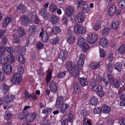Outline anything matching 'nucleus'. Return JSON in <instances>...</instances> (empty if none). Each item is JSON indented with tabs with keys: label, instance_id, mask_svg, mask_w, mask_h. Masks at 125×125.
<instances>
[{
	"label": "nucleus",
	"instance_id": "53",
	"mask_svg": "<svg viewBox=\"0 0 125 125\" xmlns=\"http://www.w3.org/2000/svg\"><path fill=\"white\" fill-rule=\"evenodd\" d=\"M6 50V48L4 46H0V56L4 54Z\"/></svg>",
	"mask_w": 125,
	"mask_h": 125
},
{
	"label": "nucleus",
	"instance_id": "12",
	"mask_svg": "<svg viewBox=\"0 0 125 125\" xmlns=\"http://www.w3.org/2000/svg\"><path fill=\"white\" fill-rule=\"evenodd\" d=\"M72 69V72L71 73V75L74 77L76 78L79 73V68L76 65H75Z\"/></svg>",
	"mask_w": 125,
	"mask_h": 125
},
{
	"label": "nucleus",
	"instance_id": "35",
	"mask_svg": "<svg viewBox=\"0 0 125 125\" xmlns=\"http://www.w3.org/2000/svg\"><path fill=\"white\" fill-rule=\"evenodd\" d=\"M116 9V7L115 5H113L111 6L108 10L109 14L110 15H112L114 14Z\"/></svg>",
	"mask_w": 125,
	"mask_h": 125
},
{
	"label": "nucleus",
	"instance_id": "9",
	"mask_svg": "<svg viewBox=\"0 0 125 125\" xmlns=\"http://www.w3.org/2000/svg\"><path fill=\"white\" fill-rule=\"evenodd\" d=\"M14 31H16V33L20 37H23L25 34L24 30L22 27H17Z\"/></svg>",
	"mask_w": 125,
	"mask_h": 125
},
{
	"label": "nucleus",
	"instance_id": "50",
	"mask_svg": "<svg viewBox=\"0 0 125 125\" xmlns=\"http://www.w3.org/2000/svg\"><path fill=\"white\" fill-rule=\"evenodd\" d=\"M83 125H92L91 122L85 118L83 119Z\"/></svg>",
	"mask_w": 125,
	"mask_h": 125
},
{
	"label": "nucleus",
	"instance_id": "34",
	"mask_svg": "<svg viewBox=\"0 0 125 125\" xmlns=\"http://www.w3.org/2000/svg\"><path fill=\"white\" fill-rule=\"evenodd\" d=\"M114 67L115 69L118 72H120L122 69V65L119 62L115 63L114 65Z\"/></svg>",
	"mask_w": 125,
	"mask_h": 125
},
{
	"label": "nucleus",
	"instance_id": "46",
	"mask_svg": "<svg viewBox=\"0 0 125 125\" xmlns=\"http://www.w3.org/2000/svg\"><path fill=\"white\" fill-rule=\"evenodd\" d=\"M27 115V113L24 112H21L18 115L19 118L20 119H23L25 118Z\"/></svg>",
	"mask_w": 125,
	"mask_h": 125
},
{
	"label": "nucleus",
	"instance_id": "29",
	"mask_svg": "<svg viewBox=\"0 0 125 125\" xmlns=\"http://www.w3.org/2000/svg\"><path fill=\"white\" fill-rule=\"evenodd\" d=\"M75 40V36L73 34H71L68 36L67 41L70 43H72Z\"/></svg>",
	"mask_w": 125,
	"mask_h": 125
},
{
	"label": "nucleus",
	"instance_id": "19",
	"mask_svg": "<svg viewBox=\"0 0 125 125\" xmlns=\"http://www.w3.org/2000/svg\"><path fill=\"white\" fill-rule=\"evenodd\" d=\"M61 105V108L60 110V111L63 113H66L69 108L68 105L65 103H63Z\"/></svg>",
	"mask_w": 125,
	"mask_h": 125
},
{
	"label": "nucleus",
	"instance_id": "6",
	"mask_svg": "<svg viewBox=\"0 0 125 125\" xmlns=\"http://www.w3.org/2000/svg\"><path fill=\"white\" fill-rule=\"evenodd\" d=\"M39 36L40 37H42V40L44 43L47 42L49 39L48 34L46 31L41 32L40 33Z\"/></svg>",
	"mask_w": 125,
	"mask_h": 125
},
{
	"label": "nucleus",
	"instance_id": "7",
	"mask_svg": "<svg viewBox=\"0 0 125 125\" xmlns=\"http://www.w3.org/2000/svg\"><path fill=\"white\" fill-rule=\"evenodd\" d=\"M21 22L23 25L24 26L27 25L30 21V20L29 18L25 15H23L21 17Z\"/></svg>",
	"mask_w": 125,
	"mask_h": 125
},
{
	"label": "nucleus",
	"instance_id": "13",
	"mask_svg": "<svg viewBox=\"0 0 125 125\" xmlns=\"http://www.w3.org/2000/svg\"><path fill=\"white\" fill-rule=\"evenodd\" d=\"M122 77H116L115 79H114V81L112 83V84H113L114 86L117 89H119V88L120 84L119 82H121L122 81Z\"/></svg>",
	"mask_w": 125,
	"mask_h": 125
},
{
	"label": "nucleus",
	"instance_id": "5",
	"mask_svg": "<svg viewBox=\"0 0 125 125\" xmlns=\"http://www.w3.org/2000/svg\"><path fill=\"white\" fill-rule=\"evenodd\" d=\"M36 114L35 113H30L28 115L26 118L27 123H29V122H32L36 118Z\"/></svg>",
	"mask_w": 125,
	"mask_h": 125
},
{
	"label": "nucleus",
	"instance_id": "60",
	"mask_svg": "<svg viewBox=\"0 0 125 125\" xmlns=\"http://www.w3.org/2000/svg\"><path fill=\"white\" fill-rule=\"evenodd\" d=\"M3 89L4 93L5 94L7 92L8 89V86L6 84H4Z\"/></svg>",
	"mask_w": 125,
	"mask_h": 125
},
{
	"label": "nucleus",
	"instance_id": "44",
	"mask_svg": "<svg viewBox=\"0 0 125 125\" xmlns=\"http://www.w3.org/2000/svg\"><path fill=\"white\" fill-rule=\"evenodd\" d=\"M36 26L34 25H32L30 26L29 30V31L30 33H33L35 32V31L36 30Z\"/></svg>",
	"mask_w": 125,
	"mask_h": 125
},
{
	"label": "nucleus",
	"instance_id": "49",
	"mask_svg": "<svg viewBox=\"0 0 125 125\" xmlns=\"http://www.w3.org/2000/svg\"><path fill=\"white\" fill-rule=\"evenodd\" d=\"M67 72L66 71H65L60 73L58 74L57 77L59 78H63L65 76Z\"/></svg>",
	"mask_w": 125,
	"mask_h": 125
},
{
	"label": "nucleus",
	"instance_id": "30",
	"mask_svg": "<svg viewBox=\"0 0 125 125\" xmlns=\"http://www.w3.org/2000/svg\"><path fill=\"white\" fill-rule=\"evenodd\" d=\"M107 43V41L105 38L101 39L99 41V44L103 47H105L106 46Z\"/></svg>",
	"mask_w": 125,
	"mask_h": 125
},
{
	"label": "nucleus",
	"instance_id": "8",
	"mask_svg": "<svg viewBox=\"0 0 125 125\" xmlns=\"http://www.w3.org/2000/svg\"><path fill=\"white\" fill-rule=\"evenodd\" d=\"M49 86L52 92L55 93L58 91V86L55 83L51 82L49 84Z\"/></svg>",
	"mask_w": 125,
	"mask_h": 125
},
{
	"label": "nucleus",
	"instance_id": "39",
	"mask_svg": "<svg viewBox=\"0 0 125 125\" xmlns=\"http://www.w3.org/2000/svg\"><path fill=\"white\" fill-rule=\"evenodd\" d=\"M52 71H50L46 75V80L47 83L49 82L52 79Z\"/></svg>",
	"mask_w": 125,
	"mask_h": 125
},
{
	"label": "nucleus",
	"instance_id": "43",
	"mask_svg": "<svg viewBox=\"0 0 125 125\" xmlns=\"http://www.w3.org/2000/svg\"><path fill=\"white\" fill-rule=\"evenodd\" d=\"M118 6L121 9H125V0L120 1L119 2Z\"/></svg>",
	"mask_w": 125,
	"mask_h": 125
},
{
	"label": "nucleus",
	"instance_id": "38",
	"mask_svg": "<svg viewBox=\"0 0 125 125\" xmlns=\"http://www.w3.org/2000/svg\"><path fill=\"white\" fill-rule=\"evenodd\" d=\"M119 23L118 21H113L112 23V29L114 30L117 29L118 28Z\"/></svg>",
	"mask_w": 125,
	"mask_h": 125
},
{
	"label": "nucleus",
	"instance_id": "23",
	"mask_svg": "<svg viewBox=\"0 0 125 125\" xmlns=\"http://www.w3.org/2000/svg\"><path fill=\"white\" fill-rule=\"evenodd\" d=\"M76 17L78 22L79 23L83 21L84 19L83 14L82 12L79 13L76 16Z\"/></svg>",
	"mask_w": 125,
	"mask_h": 125
},
{
	"label": "nucleus",
	"instance_id": "28",
	"mask_svg": "<svg viewBox=\"0 0 125 125\" xmlns=\"http://www.w3.org/2000/svg\"><path fill=\"white\" fill-rule=\"evenodd\" d=\"M8 61V58L7 56L4 55L0 56V63L1 64H5Z\"/></svg>",
	"mask_w": 125,
	"mask_h": 125
},
{
	"label": "nucleus",
	"instance_id": "52",
	"mask_svg": "<svg viewBox=\"0 0 125 125\" xmlns=\"http://www.w3.org/2000/svg\"><path fill=\"white\" fill-rule=\"evenodd\" d=\"M89 113V111L86 109H84L81 110V114L83 116H86Z\"/></svg>",
	"mask_w": 125,
	"mask_h": 125
},
{
	"label": "nucleus",
	"instance_id": "27",
	"mask_svg": "<svg viewBox=\"0 0 125 125\" xmlns=\"http://www.w3.org/2000/svg\"><path fill=\"white\" fill-rule=\"evenodd\" d=\"M11 19L10 17H8L3 20L2 24L4 27H6L7 25L10 22Z\"/></svg>",
	"mask_w": 125,
	"mask_h": 125
},
{
	"label": "nucleus",
	"instance_id": "55",
	"mask_svg": "<svg viewBox=\"0 0 125 125\" xmlns=\"http://www.w3.org/2000/svg\"><path fill=\"white\" fill-rule=\"evenodd\" d=\"M57 7L55 5H51L50 7L49 10L51 12H53L57 9Z\"/></svg>",
	"mask_w": 125,
	"mask_h": 125
},
{
	"label": "nucleus",
	"instance_id": "40",
	"mask_svg": "<svg viewBox=\"0 0 125 125\" xmlns=\"http://www.w3.org/2000/svg\"><path fill=\"white\" fill-rule=\"evenodd\" d=\"M85 39L84 38L82 37L80 38L78 41V44L79 46H81L85 43Z\"/></svg>",
	"mask_w": 125,
	"mask_h": 125
},
{
	"label": "nucleus",
	"instance_id": "62",
	"mask_svg": "<svg viewBox=\"0 0 125 125\" xmlns=\"http://www.w3.org/2000/svg\"><path fill=\"white\" fill-rule=\"evenodd\" d=\"M18 67V72L21 73H23L24 72V69L22 65H19Z\"/></svg>",
	"mask_w": 125,
	"mask_h": 125
},
{
	"label": "nucleus",
	"instance_id": "11",
	"mask_svg": "<svg viewBox=\"0 0 125 125\" xmlns=\"http://www.w3.org/2000/svg\"><path fill=\"white\" fill-rule=\"evenodd\" d=\"M15 98L14 95L11 94H9L4 97V100L6 102L9 103L12 101Z\"/></svg>",
	"mask_w": 125,
	"mask_h": 125
},
{
	"label": "nucleus",
	"instance_id": "21",
	"mask_svg": "<svg viewBox=\"0 0 125 125\" xmlns=\"http://www.w3.org/2000/svg\"><path fill=\"white\" fill-rule=\"evenodd\" d=\"M15 47V49L16 50L20 52L22 54H24L25 52V48L24 47L20 46L18 44L17 46L16 45H14Z\"/></svg>",
	"mask_w": 125,
	"mask_h": 125
},
{
	"label": "nucleus",
	"instance_id": "51",
	"mask_svg": "<svg viewBox=\"0 0 125 125\" xmlns=\"http://www.w3.org/2000/svg\"><path fill=\"white\" fill-rule=\"evenodd\" d=\"M6 51L10 54H13L14 53V50L11 47H8L6 48Z\"/></svg>",
	"mask_w": 125,
	"mask_h": 125
},
{
	"label": "nucleus",
	"instance_id": "22",
	"mask_svg": "<svg viewBox=\"0 0 125 125\" xmlns=\"http://www.w3.org/2000/svg\"><path fill=\"white\" fill-rule=\"evenodd\" d=\"M79 80L81 84L83 87L86 86L88 83V82L86 78H79Z\"/></svg>",
	"mask_w": 125,
	"mask_h": 125
},
{
	"label": "nucleus",
	"instance_id": "42",
	"mask_svg": "<svg viewBox=\"0 0 125 125\" xmlns=\"http://www.w3.org/2000/svg\"><path fill=\"white\" fill-rule=\"evenodd\" d=\"M59 41V38L56 37L53 39H52L50 40L51 44L53 45H55L58 43Z\"/></svg>",
	"mask_w": 125,
	"mask_h": 125
},
{
	"label": "nucleus",
	"instance_id": "33",
	"mask_svg": "<svg viewBox=\"0 0 125 125\" xmlns=\"http://www.w3.org/2000/svg\"><path fill=\"white\" fill-rule=\"evenodd\" d=\"M113 59V56L112 53H110L109 55L108 58L105 61V63L107 64H111Z\"/></svg>",
	"mask_w": 125,
	"mask_h": 125
},
{
	"label": "nucleus",
	"instance_id": "32",
	"mask_svg": "<svg viewBox=\"0 0 125 125\" xmlns=\"http://www.w3.org/2000/svg\"><path fill=\"white\" fill-rule=\"evenodd\" d=\"M98 102V99L95 97H93L90 100V104L92 105L96 106Z\"/></svg>",
	"mask_w": 125,
	"mask_h": 125
},
{
	"label": "nucleus",
	"instance_id": "57",
	"mask_svg": "<svg viewBox=\"0 0 125 125\" xmlns=\"http://www.w3.org/2000/svg\"><path fill=\"white\" fill-rule=\"evenodd\" d=\"M73 116L72 112H70L69 115L68 122H72Z\"/></svg>",
	"mask_w": 125,
	"mask_h": 125
},
{
	"label": "nucleus",
	"instance_id": "26",
	"mask_svg": "<svg viewBox=\"0 0 125 125\" xmlns=\"http://www.w3.org/2000/svg\"><path fill=\"white\" fill-rule=\"evenodd\" d=\"M58 17L55 14H53L51 17V21L53 24H56L58 21Z\"/></svg>",
	"mask_w": 125,
	"mask_h": 125
},
{
	"label": "nucleus",
	"instance_id": "16",
	"mask_svg": "<svg viewBox=\"0 0 125 125\" xmlns=\"http://www.w3.org/2000/svg\"><path fill=\"white\" fill-rule=\"evenodd\" d=\"M110 110V106L105 104L103 105L101 108L102 112L105 114H108L109 113Z\"/></svg>",
	"mask_w": 125,
	"mask_h": 125
},
{
	"label": "nucleus",
	"instance_id": "58",
	"mask_svg": "<svg viewBox=\"0 0 125 125\" xmlns=\"http://www.w3.org/2000/svg\"><path fill=\"white\" fill-rule=\"evenodd\" d=\"M107 64L108 65L107 70L108 72L111 73L112 72L113 70L112 65L111 64Z\"/></svg>",
	"mask_w": 125,
	"mask_h": 125
},
{
	"label": "nucleus",
	"instance_id": "17",
	"mask_svg": "<svg viewBox=\"0 0 125 125\" xmlns=\"http://www.w3.org/2000/svg\"><path fill=\"white\" fill-rule=\"evenodd\" d=\"M39 13L44 19H47L50 15L49 13L47 12V9L45 8L42 9L41 10Z\"/></svg>",
	"mask_w": 125,
	"mask_h": 125
},
{
	"label": "nucleus",
	"instance_id": "31",
	"mask_svg": "<svg viewBox=\"0 0 125 125\" xmlns=\"http://www.w3.org/2000/svg\"><path fill=\"white\" fill-rule=\"evenodd\" d=\"M72 63L70 61H69L66 62L65 66L68 71H70L73 69Z\"/></svg>",
	"mask_w": 125,
	"mask_h": 125
},
{
	"label": "nucleus",
	"instance_id": "61",
	"mask_svg": "<svg viewBox=\"0 0 125 125\" xmlns=\"http://www.w3.org/2000/svg\"><path fill=\"white\" fill-rule=\"evenodd\" d=\"M15 60V58L12 55H11L10 57L8 59V61L10 63H12L14 62Z\"/></svg>",
	"mask_w": 125,
	"mask_h": 125
},
{
	"label": "nucleus",
	"instance_id": "64",
	"mask_svg": "<svg viewBox=\"0 0 125 125\" xmlns=\"http://www.w3.org/2000/svg\"><path fill=\"white\" fill-rule=\"evenodd\" d=\"M119 122L120 125H125V118H121L119 119Z\"/></svg>",
	"mask_w": 125,
	"mask_h": 125
},
{
	"label": "nucleus",
	"instance_id": "54",
	"mask_svg": "<svg viewBox=\"0 0 125 125\" xmlns=\"http://www.w3.org/2000/svg\"><path fill=\"white\" fill-rule=\"evenodd\" d=\"M103 80L105 83V85L106 86L108 85L109 84V80L108 78L107 77V76L103 77Z\"/></svg>",
	"mask_w": 125,
	"mask_h": 125
},
{
	"label": "nucleus",
	"instance_id": "63",
	"mask_svg": "<svg viewBox=\"0 0 125 125\" xmlns=\"http://www.w3.org/2000/svg\"><path fill=\"white\" fill-rule=\"evenodd\" d=\"M52 110V109L51 108H47L45 109H44L42 113L45 114H47L48 113L50 112Z\"/></svg>",
	"mask_w": 125,
	"mask_h": 125
},
{
	"label": "nucleus",
	"instance_id": "2",
	"mask_svg": "<svg viewBox=\"0 0 125 125\" xmlns=\"http://www.w3.org/2000/svg\"><path fill=\"white\" fill-rule=\"evenodd\" d=\"M74 31L76 34H82L86 32L85 28L79 24H76L74 27Z\"/></svg>",
	"mask_w": 125,
	"mask_h": 125
},
{
	"label": "nucleus",
	"instance_id": "10",
	"mask_svg": "<svg viewBox=\"0 0 125 125\" xmlns=\"http://www.w3.org/2000/svg\"><path fill=\"white\" fill-rule=\"evenodd\" d=\"M68 52L66 50H62L59 54V58L63 61L66 58Z\"/></svg>",
	"mask_w": 125,
	"mask_h": 125
},
{
	"label": "nucleus",
	"instance_id": "48",
	"mask_svg": "<svg viewBox=\"0 0 125 125\" xmlns=\"http://www.w3.org/2000/svg\"><path fill=\"white\" fill-rule=\"evenodd\" d=\"M110 29L108 27H105L104 28L102 31L103 35H107L109 33Z\"/></svg>",
	"mask_w": 125,
	"mask_h": 125
},
{
	"label": "nucleus",
	"instance_id": "4",
	"mask_svg": "<svg viewBox=\"0 0 125 125\" xmlns=\"http://www.w3.org/2000/svg\"><path fill=\"white\" fill-rule=\"evenodd\" d=\"M2 69L4 72L6 74H9L12 73V67L9 64L3 65L2 66Z\"/></svg>",
	"mask_w": 125,
	"mask_h": 125
},
{
	"label": "nucleus",
	"instance_id": "14",
	"mask_svg": "<svg viewBox=\"0 0 125 125\" xmlns=\"http://www.w3.org/2000/svg\"><path fill=\"white\" fill-rule=\"evenodd\" d=\"M84 58V55L81 54L80 56V58L77 62V64L78 66L82 67L83 66L84 62L83 60Z\"/></svg>",
	"mask_w": 125,
	"mask_h": 125
},
{
	"label": "nucleus",
	"instance_id": "18",
	"mask_svg": "<svg viewBox=\"0 0 125 125\" xmlns=\"http://www.w3.org/2000/svg\"><path fill=\"white\" fill-rule=\"evenodd\" d=\"M63 97L62 96H59L57 100L55 105V106L57 108H59V107L63 103Z\"/></svg>",
	"mask_w": 125,
	"mask_h": 125
},
{
	"label": "nucleus",
	"instance_id": "15",
	"mask_svg": "<svg viewBox=\"0 0 125 125\" xmlns=\"http://www.w3.org/2000/svg\"><path fill=\"white\" fill-rule=\"evenodd\" d=\"M65 14L67 16H69L74 11V10L73 7L72 6H69L65 9Z\"/></svg>",
	"mask_w": 125,
	"mask_h": 125
},
{
	"label": "nucleus",
	"instance_id": "47",
	"mask_svg": "<svg viewBox=\"0 0 125 125\" xmlns=\"http://www.w3.org/2000/svg\"><path fill=\"white\" fill-rule=\"evenodd\" d=\"M117 52L119 53L122 54L125 52V47L124 46H121L118 48Z\"/></svg>",
	"mask_w": 125,
	"mask_h": 125
},
{
	"label": "nucleus",
	"instance_id": "37",
	"mask_svg": "<svg viewBox=\"0 0 125 125\" xmlns=\"http://www.w3.org/2000/svg\"><path fill=\"white\" fill-rule=\"evenodd\" d=\"M99 63L96 62H91L90 65V67L93 69H97L99 67Z\"/></svg>",
	"mask_w": 125,
	"mask_h": 125
},
{
	"label": "nucleus",
	"instance_id": "45",
	"mask_svg": "<svg viewBox=\"0 0 125 125\" xmlns=\"http://www.w3.org/2000/svg\"><path fill=\"white\" fill-rule=\"evenodd\" d=\"M52 31L55 34H57L61 31V30L58 27H54L53 28Z\"/></svg>",
	"mask_w": 125,
	"mask_h": 125
},
{
	"label": "nucleus",
	"instance_id": "36",
	"mask_svg": "<svg viewBox=\"0 0 125 125\" xmlns=\"http://www.w3.org/2000/svg\"><path fill=\"white\" fill-rule=\"evenodd\" d=\"M12 114L9 111H7L5 112V114L4 116V118L7 120L11 119L13 116Z\"/></svg>",
	"mask_w": 125,
	"mask_h": 125
},
{
	"label": "nucleus",
	"instance_id": "1",
	"mask_svg": "<svg viewBox=\"0 0 125 125\" xmlns=\"http://www.w3.org/2000/svg\"><path fill=\"white\" fill-rule=\"evenodd\" d=\"M21 75L17 73H15L11 78V82L15 84H18L20 83L22 81Z\"/></svg>",
	"mask_w": 125,
	"mask_h": 125
},
{
	"label": "nucleus",
	"instance_id": "20",
	"mask_svg": "<svg viewBox=\"0 0 125 125\" xmlns=\"http://www.w3.org/2000/svg\"><path fill=\"white\" fill-rule=\"evenodd\" d=\"M81 9L82 11L85 13H87L90 11L89 7L86 3H84L82 5Z\"/></svg>",
	"mask_w": 125,
	"mask_h": 125
},
{
	"label": "nucleus",
	"instance_id": "59",
	"mask_svg": "<svg viewBox=\"0 0 125 125\" xmlns=\"http://www.w3.org/2000/svg\"><path fill=\"white\" fill-rule=\"evenodd\" d=\"M107 76L108 78V80L109 79L110 83L112 84L114 81V79L113 76L111 75L108 74L107 75Z\"/></svg>",
	"mask_w": 125,
	"mask_h": 125
},
{
	"label": "nucleus",
	"instance_id": "24",
	"mask_svg": "<svg viewBox=\"0 0 125 125\" xmlns=\"http://www.w3.org/2000/svg\"><path fill=\"white\" fill-rule=\"evenodd\" d=\"M16 58L20 63L23 64L25 62V60L23 56L20 53L17 54L16 56Z\"/></svg>",
	"mask_w": 125,
	"mask_h": 125
},
{
	"label": "nucleus",
	"instance_id": "56",
	"mask_svg": "<svg viewBox=\"0 0 125 125\" xmlns=\"http://www.w3.org/2000/svg\"><path fill=\"white\" fill-rule=\"evenodd\" d=\"M101 110L100 107H96L94 110V114H99Z\"/></svg>",
	"mask_w": 125,
	"mask_h": 125
},
{
	"label": "nucleus",
	"instance_id": "3",
	"mask_svg": "<svg viewBox=\"0 0 125 125\" xmlns=\"http://www.w3.org/2000/svg\"><path fill=\"white\" fill-rule=\"evenodd\" d=\"M98 35L95 33H92L91 35L88 36L87 40L89 43L92 44L94 43L97 40Z\"/></svg>",
	"mask_w": 125,
	"mask_h": 125
},
{
	"label": "nucleus",
	"instance_id": "25",
	"mask_svg": "<svg viewBox=\"0 0 125 125\" xmlns=\"http://www.w3.org/2000/svg\"><path fill=\"white\" fill-rule=\"evenodd\" d=\"M18 10L21 12H25L27 10V9L26 7L23 4H20L18 7L17 8Z\"/></svg>",
	"mask_w": 125,
	"mask_h": 125
},
{
	"label": "nucleus",
	"instance_id": "41",
	"mask_svg": "<svg viewBox=\"0 0 125 125\" xmlns=\"http://www.w3.org/2000/svg\"><path fill=\"white\" fill-rule=\"evenodd\" d=\"M93 90L94 91L96 92L101 91L102 90V86L99 85H96L92 88Z\"/></svg>",
	"mask_w": 125,
	"mask_h": 125
}]
</instances>
